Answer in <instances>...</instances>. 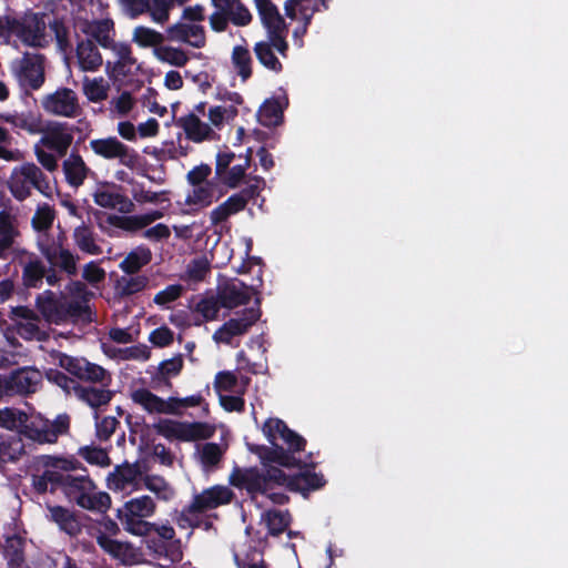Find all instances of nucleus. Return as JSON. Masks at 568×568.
<instances>
[{"mask_svg": "<svg viewBox=\"0 0 568 568\" xmlns=\"http://www.w3.org/2000/svg\"><path fill=\"white\" fill-rule=\"evenodd\" d=\"M263 432L271 444V447L260 448V458L264 465L277 464L282 467H298L302 470L291 476L287 489L294 493H301L307 497L311 491L318 490L326 485L323 474L315 473L317 465L313 460V454L310 453L305 460L297 459L295 453L303 452L306 446V439L292 430L284 420L280 418H268L263 426Z\"/></svg>", "mask_w": 568, "mask_h": 568, "instance_id": "nucleus-1", "label": "nucleus"}, {"mask_svg": "<svg viewBox=\"0 0 568 568\" xmlns=\"http://www.w3.org/2000/svg\"><path fill=\"white\" fill-rule=\"evenodd\" d=\"M71 417L67 413L48 419L41 414H27L20 409H0V427L17 430L23 437L38 444H55L60 436L68 435Z\"/></svg>", "mask_w": 568, "mask_h": 568, "instance_id": "nucleus-2", "label": "nucleus"}, {"mask_svg": "<svg viewBox=\"0 0 568 568\" xmlns=\"http://www.w3.org/2000/svg\"><path fill=\"white\" fill-rule=\"evenodd\" d=\"M59 489L79 507L98 513H106L111 506V497L105 491H95L97 486L89 475L74 476L61 473Z\"/></svg>", "mask_w": 568, "mask_h": 568, "instance_id": "nucleus-3", "label": "nucleus"}, {"mask_svg": "<svg viewBox=\"0 0 568 568\" xmlns=\"http://www.w3.org/2000/svg\"><path fill=\"white\" fill-rule=\"evenodd\" d=\"M36 305L48 323L59 325L69 320L85 323L93 321L91 308L85 302L68 301L64 296L58 297L50 290L37 296Z\"/></svg>", "mask_w": 568, "mask_h": 568, "instance_id": "nucleus-4", "label": "nucleus"}, {"mask_svg": "<svg viewBox=\"0 0 568 568\" xmlns=\"http://www.w3.org/2000/svg\"><path fill=\"white\" fill-rule=\"evenodd\" d=\"M142 536L149 555L154 559L164 558L170 564H178L183 559V550L180 539H175V530L170 525H156L146 534H134Z\"/></svg>", "mask_w": 568, "mask_h": 568, "instance_id": "nucleus-5", "label": "nucleus"}, {"mask_svg": "<svg viewBox=\"0 0 568 568\" xmlns=\"http://www.w3.org/2000/svg\"><path fill=\"white\" fill-rule=\"evenodd\" d=\"M156 505L154 500L143 495L124 503L123 509L118 510V518L124 529L131 534H146L154 529V524L144 520L154 515Z\"/></svg>", "mask_w": 568, "mask_h": 568, "instance_id": "nucleus-6", "label": "nucleus"}, {"mask_svg": "<svg viewBox=\"0 0 568 568\" xmlns=\"http://www.w3.org/2000/svg\"><path fill=\"white\" fill-rule=\"evenodd\" d=\"M45 57L38 52H24L11 64V71L24 90L37 91L45 81Z\"/></svg>", "mask_w": 568, "mask_h": 568, "instance_id": "nucleus-7", "label": "nucleus"}, {"mask_svg": "<svg viewBox=\"0 0 568 568\" xmlns=\"http://www.w3.org/2000/svg\"><path fill=\"white\" fill-rule=\"evenodd\" d=\"M158 435L166 439H179L182 442H192L207 439L213 435V428L206 423L194 422L183 423L172 419H160L153 425Z\"/></svg>", "mask_w": 568, "mask_h": 568, "instance_id": "nucleus-8", "label": "nucleus"}, {"mask_svg": "<svg viewBox=\"0 0 568 568\" xmlns=\"http://www.w3.org/2000/svg\"><path fill=\"white\" fill-rule=\"evenodd\" d=\"M90 148L97 155L106 160L118 159L120 164L129 169L138 168L141 162L139 153L115 136L91 140Z\"/></svg>", "mask_w": 568, "mask_h": 568, "instance_id": "nucleus-9", "label": "nucleus"}, {"mask_svg": "<svg viewBox=\"0 0 568 568\" xmlns=\"http://www.w3.org/2000/svg\"><path fill=\"white\" fill-rule=\"evenodd\" d=\"M191 189L183 202L178 201L183 214L195 215L219 199L216 184L212 180H189Z\"/></svg>", "mask_w": 568, "mask_h": 568, "instance_id": "nucleus-10", "label": "nucleus"}, {"mask_svg": "<svg viewBox=\"0 0 568 568\" xmlns=\"http://www.w3.org/2000/svg\"><path fill=\"white\" fill-rule=\"evenodd\" d=\"M38 248L47 261L48 266L60 271L68 277H73L78 274L79 255L64 247L61 243L39 242Z\"/></svg>", "mask_w": 568, "mask_h": 568, "instance_id": "nucleus-11", "label": "nucleus"}, {"mask_svg": "<svg viewBox=\"0 0 568 568\" xmlns=\"http://www.w3.org/2000/svg\"><path fill=\"white\" fill-rule=\"evenodd\" d=\"M42 109L52 115L74 118L80 112L77 93L70 88H58L41 100Z\"/></svg>", "mask_w": 568, "mask_h": 568, "instance_id": "nucleus-12", "label": "nucleus"}, {"mask_svg": "<svg viewBox=\"0 0 568 568\" xmlns=\"http://www.w3.org/2000/svg\"><path fill=\"white\" fill-rule=\"evenodd\" d=\"M261 317L260 307H247L239 313L237 317L230 318L220 326L213 334L216 343L231 344L233 337L247 333L250 327L254 325Z\"/></svg>", "mask_w": 568, "mask_h": 568, "instance_id": "nucleus-13", "label": "nucleus"}, {"mask_svg": "<svg viewBox=\"0 0 568 568\" xmlns=\"http://www.w3.org/2000/svg\"><path fill=\"white\" fill-rule=\"evenodd\" d=\"M255 6L267 36H271L275 43L285 49L287 27L277 7L272 0H255Z\"/></svg>", "mask_w": 568, "mask_h": 568, "instance_id": "nucleus-14", "label": "nucleus"}, {"mask_svg": "<svg viewBox=\"0 0 568 568\" xmlns=\"http://www.w3.org/2000/svg\"><path fill=\"white\" fill-rule=\"evenodd\" d=\"M72 141L73 134L69 124L65 122H53L45 130L42 129V136L38 143L54 152L59 158H63Z\"/></svg>", "mask_w": 568, "mask_h": 568, "instance_id": "nucleus-15", "label": "nucleus"}, {"mask_svg": "<svg viewBox=\"0 0 568 568\" xmlns=\"http://www.w3.org/2000/svg\"><path fill=\"white\" fill-rule=\"evenodd\" d=\"M229 483L239 489H245L252 497L256 494H265L266 479L256 467L241 468L235 466L229 476Z\"/></svg>", "mask_w": 568, "mask_h": 568, "instance_id": "nucleus-16", "label": "nucleus"}, {"mask_svg": "<svg viewBox=\"0 0 568 568\" xmlns=\"http://www.w3.org/2000/svg\"><path fill=\"white\" fill-rule=\"evenodd\" d=\"M95 538L99 547L112 558L119 560L121 564L133 566L142 561V554L130 542L112 539L104 534H98Z\"/></svg>", "mask_w": 568, "mask_h": 568, "instance_id": "nucleus-17", "label": "nucleus"}, {"mask_svg": "<svg viewBox=\"0 0 568 568\" xmlns=\"http://www.w3.org/2000/svg\"><path fill=\"white\" fill-rule=\"evenodd\" d=\"M234 496L233 490L229 487L214 485L204 489L201 494L194 495L190 509H197L200 513H204L230 504Z\"/></svg>", "mask_w": 568, "mask_h": 568, "instance_id": "nucleus-18", "label": "nucleus"}, {"mask_svg": "<svg viewBox=\"0 0 568 568\" xmlns=\"http://www.w3.org/2000/svg\"><path fill=\"white\" fill-rule=\"evenodd\" d=\"M19 40L28 47H40L45 36V22L43 14L39 12H27L20 18Z\"/></svg>", "mask_w": 568, "mask_h": 568, "instance_id": "nucleus-19", "label": "nucleus"}, {"mask_svg": "<svg viewBox=\"0 0 568 568\" xmlns=\"http://www.w3.org/2000/svg\"><path fill=\"white\" fill-rule=\"evenodd\" d=\"M11 396L36 393L42 377L38 369L23 367L7 376Z\"/></svg>", "mask_w": 568, "mask_h": 568, "instance_id": "nucleus-20", "label": "nucleus"}, {"mask_svg": "<svg viewBox=\"0 0 568 568\" xmlns=\"http://www.w3.org/2000/svg\"><path fill=\"white\" fill-rule=\"evenodd\" d=\"M170 40L185 42L195 49L206 44L204 28L200 24L175 23L166 30Z\"/></svg>", "mask_w": 568, "mask_h": 568, "instance_id": "nucleus-21", "label": "nucleus"}, {"mask_svg": "<svg viewBox=\"0 0 568 568\" xmlns=\"http://www.w3.org/2000/svg\"><path fill=\"white\" fill-rule=\"evenodd\" d=\"M273 49H275L281 55L286 57L288 51V43L285 40V49H282L277 43H275L271 36H267V41H260L255 43L254 53L262 65L271 71L278 73L282 71L283 65L274 54Z\"/></svg>", "mask_w": 568, "mask_h": 568, "instance_id": "nucleus-22", "label": "nucleus"}, {"mask_svg": "<svg viewBox=\"0 0 568 568\" xmlns=\"http://www.w3.org/2000/svg\"><path fill=\"white\" fill-rule=\"evenodd\" d=\"M176 124L183 129L185 136L195 143L212 140L215 136L214 130L194 113L179 118Z\"/></svg>", "mask_w": 568, "mask_h": 568, "instance_id": "nucleus-23", "label": "nucleus"}, {"mask_svg": "<svg viewBox=\"0 0 568 568\" xmlns=\"http://www.w3.org/2000/svg\"><path fill=\"white\" fill-rule=\"evenodd\" d=\"M22 267L21 281L26 288H40L43 285L47 265L34 253H30L26 261H20Z\"/></svg>", "mask_w": 568, "mask_h": 568, "instance_id": "nucleus-24", "label": "nucleus"}, {"mask_svg": "<svg viewBox=\"0 0 568 568\" xmlns=\"http://www.w3.org/2000/svg\"><path fill=\"white\" fill-rule=\"evenodd\" d=\"M48 518L55 523L60 530L71 537H77L82 531L79 517L70 509L62 506H48Z\"/></svg>", "mask_w": 568, "mask_h": 568, "instance_id": "nucleus-25", "label": "nucleus"}, {"mask_svg": "<svg viewBox=\"0 0 568 568\" xmlns=\"http://www.w3.org/2000/svg\"><path fill=\"white\" fill-rule=\"evenodd\" d=\"M220 302L224 308H235L250 303L252 293L251 288L243 282L226 284L217 292Z\"/></svg>", "mask_w": 568, "mask_h": 568, "instance_id": "nucleus-26", "label": "nucleus"}, {"mask_svg": "<svg viewBox=\"0 0 568 568\" xmlns=\"http://www.w3.org/2000/svg\"><path fill=\"white\" fill-rule=\"evenodd\" d=\"M139 475L140 469L135 464L118 465L106 477V486L113 491H123L135 484Z\"/></svg>", "mask_w": 568, "mask_h": 568, "instance_id": "nucleus-27", "label": "nucleus"}, {"mask_svg": "<svg viewBox=\"0 0 568 568\" xmlns=\"http://www.w3.org/2000/svg\"><path fill=\"white\" fill-rule=\"evenodd\" d=\"M212 4L222 10L236 27H246L252 22V13L241 0H212Z\"/></svg>", "mask_w": 568, "mask_h": 568, "instance_id": "nucleus-28", "label": "nucleus"}, {"mask_svg": "<svg viewBox=\"0 0 568 568\" xmlns=\"http://www.w3.org/2000/svg\"><path fill=\"white\" fill-rule=\"evenodd\" d=\"M77 58L83 71H97L103 63L102 55L92 39H83L78 42Z\"/></svg>", "mask_w": 568, "mask_h": 568, "instance_id": "nucleus-29", "label": "nucleus"}, {"mask_svg": "<svg viewBox=\"0 0 568 568\" xmlns=\"http://www.w3.org/2000/svg\"><path fill=\"white\" fill-rule=\"evenodd\" d=\"M152 261V252L148 246L141 245L133 248L120 263L119 267L128 275L139 273Z\"/></svg>", "mask_w": 568, "mask_h": 568, "instance_id": "nucleus-30", "label": "nucleus"}, {"mask_svg": "<svg viewBox=\"0 0 568 568\" xmlns=\"http://www.w3.org/2000/svg\"><path fill=\"white\" fill-rule=\"evenodd\" d=\"M1 118L13 128L27 131L30 134L42 132V120L40 115H36L31 111L1 114Z\"/></svg>", "mask_w": 568, "mask_h": 568, "instance_id": "nucleus-31", "label": "nucleus"}, {"mask_svg": "<svg viewBox=\"0 0 568 568\" xmlns=\"http://www.w3.org/2000/svg\"><path fill=\"white\" fill-rule=\"evenodd\" d=\"M74 395L91 408L97 409L101 406L108 405L111 402L113 392L105 388L83 386L79 384V386L75 388Z\"/></svg>", "mask_w": 568, "mask_h": 568, "instance_id": "nucleus-32", "label": "nucleus"}, {"mask_svg": "<svg viewBox=\"0 0 568 568\" xmlns=\"http://www.w3.org/2000/svg\"><path fill=\"white\" fill-rule=\"evenodd\" d=\"M24 539L18 535L9 536L3 546V556L8 561L9 568H23L24 558Z\"/></svg>", "mask_w": 568, "mask_h": 568, "instance_id": "nucleus-33", "label": "nucleus"}, {"mask_svg": "<svg viewBox=\"0 0 568 568\" xmlns=\"http://www.w3.org/2000/svg\"><path fill=\"white\" fill-rule=\"evenodd\" d=\"M131 399L149 414H162V412H165L164 399L146 388L134 389L131 393Z\"/></svg>", "mask_w": 568, "mask_h": 568, "instance_id": "nucleus-34", "label": "nucleus"}, {"mask_svg": "<svg viewBox=\"0 0 568 568\" xmlns=\"http://www.w3.org/2000/svg\"><path fill=\"white\" fill-rule=\"evenodd\" d=\"M257 118L263 126H276L283 121V105L277 99H267L260 106Z\"/></svg>", "mask_w": 568, "mask_h": 568, "instance_id": "nucleus-35", "label": "nucleus"}, {"mask_svg": "<svg viewBox=\"0 0 568 568\" xmlns=\"http://www.w3.org/2000/svg\"><path fill=\"white\" fill-rule=\"evenodd\" d=\"M32 487L38 494H44L48 490L55 493L61 483V471L50 470L49 467L41 475H32Z\"/></svg>", "mask_w": 568, "mask_h": 568, "instance_id": "nucleus-36", "label": "nucleus"}, {"mask_svg": "<svg viewBox=\"0 0 568 568\" xmlns=\"http://www.w3.org/2000/svg\"><path fill=\"white\" fill-rule=\"evenodd\" d=\"M73 240L80 251L87 254L99 255L102 253V248L95 243L93 231L84 224L74 229Z\"/></svg>", "mask_w": 568, "mask_h": 568, "instance_id": "nucleus-37", "label": "nucleus"}, {"mask_svg": "<svg viewBox=\"0 0 568 568\" xmlns=\"http://www.w3.org/2000/svg\"><path fill=\"white\" fill-rule=\"evenodd\" d=\"M222 307L223 306L217 295L201 298L195 304L194 312L199 313L202 316V320H195L194 325L200 326L204 322L216 320Z\"/></svg>", "mask_w": 568, "mask_h": 568, "instance_id": "nucleus-38", "label": "nucleus"}, {"mask_svg": "<svg viewBox=\"0 0 568 568\" xmlns=\"http://www.w3.org/2000/svg\"><path fill=\"white\" fill-rule=\"evenodd\" d=\"M183 357L181 354L176 356L164 359L159 364L158 372L153 377V381H158L160 383L165 384L166 386H171L170 378L178 376L183 368Z\"/></svg>", "mask_w": 568, "mask_h": 568, "instance_id": "nucleus-39", "label": "nucleus"}, {"mask_svg": "<svg viewBox=\"0 0 568 568\" xmlns=\"http://www.w3.org/2000/svg\"><path fill=\"white\" fill-rule=\"evenodd\" d=\"M150 280L146 275L134 274L122 276L116 281L115 288L121 296H131L142 292L148 286Z\"/></svg>", "mask_w": 568, "mask_h": 568, "instance_id": "nucleus-40", "label": "nucleus"}, {"mask_svg": "<svg viewBox=\"0 0 568 568\" xmlns=\"http://www.w3.org/2000/svg\"><path fill=\"white\" fill-rule=\"evenodd\" d=\"M231 59L242 81L252 77V57L246 47L235 45Z\"/></svg>", "mask_w": 568, "mask_h": 568, "instance_id": "nucleus-41", "label": "nucleus"}, {"mask_svg": "<svg viewBox=\"0 0 568 568\" xmlns=\"http://www.w3.org/2000/svg\"><path fill=\"white\" fill-rule=\"evenodd\" d=\"M132 41L141 48H159L164 42V36L151 28L138 26L132 36Z\"/></svg>", "mask_w": 568, "mask_h": 568, "instance_id": "nucleus-42", "label": "nucleus"}, {"mask_svg": "<svg viewBox=\"0 0 568 568\" xmlns=\"http://www.w3.org/2000/svg\"><path fill=\"white\" fill-rule=\"evenodd\" d=\"M266 523L268 534L271 536H280L283 534L291 524V516L288 511H281L276 509L267 510L263 515Z\"/></svg>", "mask_w": 568, "mask_h": 568, "instance_id": "nucleus-43", "label": "nucleus"}, {"mask_svg": "<svg viewBox=\"0 0 568 568\" xmlns=\"http://www.w3.org/2000/svg\"><path fill=\"white\" fill-rule=\"evenodd\" d=\"M113 29V22L110 20H100L94 22L88 31L94 43H99L102 48L109 49L114 42L110 33Z\"/></svg>", "mask_w": 568, "mask_h": 568, "instance_id": "nucleus-44", "label": "nucleus"}, {"mask_svg": "<svg viewBox=\"0 0 568 568\" xmlns=\"http://www.w3.org/2000/svg\"><path fill=\"white\" fill-rule=\"evenodd\" d=\"M226 448L216 443H205L200 452L201 464L205 469H214L219 466Z\"/></svg>", "mask_w": 568, "mask_h": 568, "instance_id": "nucleus-45", "label": "nucleus"}, {"mask_svg": "<svg viewBox=\"0 0 568 568\" xmlns=\"http://www.w3.org/2000/svg\"><path fill=\"white\" fill-rule=\"evenodd\" d=\"M154 54L160 61L179 68L184 67L189 61L185 51L169 45H161L154 49Z\"/></svg>", "mask_w": 568, "mask_h": 568, "instance_id": "nucleus-46", "label": "nucleus"}, {"mask_svg": "<svg viewBox=\"0 0 568 568\" xmlns=\"http://www.w3.org/2000/svg\"><path fill=\"white\" fill-rule=\"evenodd\" d=\"M78 379L89 383H103L104 386H108L111 377L102 366L85 359Z\"/></svg>", "mask_w": 568, "mask_h": 568, "instance_id": "nucleus-47", "label": "nucleus"}, {"mask_svg": "<svg viewBox=\"0 0 568 568\" xmlns=\"http://www.w3.org/2000/svg\"><path fill=\"white\" fill-rule=\"evenodd\" d=\"M144 486L162 500H170L174 495V490L170 484L164 479V477L159 475H146L144 478Z\"/></svg>", "mask_w": 568, "mask_h": 568, "instance_id": "nucleus-48", "label": "nucleus"}, {"mask_svg": "<svg viewBox=\"0 0 568 568\" xmlns=\"http://www.w3.org/2000/svg\"><path fill=\"white\" fill-rule=\"evenodd\" d=\"M44 182L47 180H6V184L12 195L19 201L27 199L32 187H40L39 185H42Z\"/></svg>", "mask_w": 568, "mask_h": 568, "instance_id": "nucleus-49", "label": "nucleus"}, {"mask_svg": "<svg viewBox=\"0 0 568 568\" xmlns=\"http://www.w3.org/2000/svg\"><path fill=\"white\" fill-rule=\"evenodd\" d=\"M64 178H87L89 169L87 168L82 156L72 152L63 162Z\"/></svg>", "mask_w": 568, "mask_h": 568, "instance_id": "nucleus-50", "label": "nucleus"}, {"mask_svg": "<svg viewBox=\"0 0 568 568\" xmlns=\"http://www.w3.org/2000/svg\"><path fill=\"white\" fill-rule=\"evenodd\" d=\"M44 466L49 467L50 470H58L64 474H69L70 470H77L82 468L87 471L85 468L82 467V464L74 457H57V456H45Z\"/></svg>", "mask_w": 568, "mask_h": 568, "instance_id": "nucleus-51", "label": "nucleus"}, {"mask_svg": "<svg viewBox=\"0 0 568 568\" xmlns=\"http://www.w3.org/2000/svg\"><path fill=\"white\" fill-rule=\"evenodd\" d=\"M78 454L91 465L106 467L111 464L108 453L101 447L83 446Z\"/></svg>", "mask_w": 568, "mask_h": 568, "instance_id": "nucleus-52", "label": "nucleus"}, {"mask_svg": "<svg viewBox=\"0 0 568 568\" xmlns=\"http://www.w3.org/2000/svg\"><path fill=\"white\" fill-rule=\"evenodd\" d=\"M20 27V18L11 14L0 16V40L9 43L13 36L19 39Z\"/></svg>", "mask_w": 568, "mask_h": 568, "instance_id": "nucleus-53", "label": "nucleus"}, {"mask_svg": "<svg viewBox=\"0 0 568 568\" xmlns=\"http://www.w3.org/2000/svg\"><path fill=\"white\" fill-rule=\"evenodd\" d=\"M83 91L85 97L91 102H101L108 98V87L103 84V79H84Z\"/></svg>", "mask_w": 568, "mask_h": 568, "instance_id": "nucleus-54", "label": "nucleus"}, {"mask_svg": "<svg viewBox=\"0 0 568 568\" xmlns=\"http://www.w3.org/2000/svg\"><path fill=\"white\" fill-rule=\"evenodd\" d=\"M39 321H18L16 323V333L24 341H42L44 333L39 327Z\"/></svg>", "mask_w": 568, "mask_h": 568, "instance_id": "nucleus-55", "label": "nucleus"}, {"mask_svg": "<svg viewBox=\"0 0 568 568\" xmlns=\"http://www.w3.org/2000/svg\"><path fill=\"white\" fill-rule=\"evenodd\" d=\"M54 221V211L48 206L39 207L33 217H32V226L38 232H45L51 229Z\"/></svg>", "mask_w": 568, "mask_h": 568, "instance_id": "nucleus-56", "label": "nucleus"}, {"mask_svg": "<svg viewBox=\"0 0 568 568\" xmlns=\"http://www.w3.org/2000/svg\"><path fill=\"white\" fill-rule=\"evenodd\" d=\"M51 31L54 34L57 44L61 51H67L71 48V43L69 40V28L64 23L62 19L54 18L53 21L49 23Z\"/></svg>", "mask_w": 568, "mask_h": 568, "instance_id": "nucleus-57", "label": "nucleus"}, {"mask_svg": "<svg viewBox=\"0 0 568 568\" xmlns=\"http://www.w3.org/2000/svg\"><path fill=\"white\" fill-rule=\"evenodd\" d=\"M47 379L59 387H61L63 390H65L68 394L71 392L74 394L75 388L79 386V383L74 381L73 378L69 377L67 374L59 369H49L45 373Z\"/></svg>", "mask_w": 568, "mask_h": 568, "instance_id": "nucleus-58", "label": "nucleus"}, {"mask_svg": "<svg viewBox=\"0 0 568 568\" xmlns=\"http://www.w3.org/2000/svg\"><path fill=\"white\" fill-rule=\"evenodd\" d=\"M57 358L59 366L77 378L79 377L82 366L87 359L84 357L70 356L64 353H59Z\"/></svg>", "mask_w": 568, "mask_h": 568, "instance_id": "nucleus-59", "label": "nucleus"}, {"mask_svg": "<svg viewBox=\"0 0 568 568\" xmlns=\"http://www.w3.org/2000/svg\"><path fill=\"white\" fill-rule=\"evenodd\" d=\"M263 475L266 479L267 491L274 489L275 486H284L287 489L291 476H287L278 467L270 466L265 471H263Z\"/></svg>", "mask_w": 568, "mask_h": 568, "instance_id": "nucleus-60", "label": "nucleus"}, {"mask_svg": "<svg viewBox=\"0 0 568 568\" xmlns=\"http://www.w3.org/2000/svg\"><path fill=\"white\" fill-rule=\"evenodd\" d=\"M183 286L181 284L168 285L164 290L158 292L153 298L156 305L164 306L169 303L175 302L182 296Z\"/></svg>", "mask_w": 568, "mask_h": 568, "instance_id": "nucleus-61", "label": "nucleus"}, {"mask_svg": "<svg viewBox=\"0 0 568 568\" xmlns=\"http://www.w3.org/2000/svg\"><path fill=\"white\" fill-rule=\"evenodd\" d=\"M109 222L124 231H138L144 229L140 219V215L119 216L113 215L109 217Z\"/></svg>", "mask_w": 568, "mask_h": 568, "instance_id": "nucleus-62", "label": "nucleus"}, {"mask_svg": "<svg viewBox=\"0 0 568 568\" xmlns=\"http://www.w3.org/2000/svg\"><path fill=\"white\" fill-rule=\"evenodd\" d=\"M210 271V264L205 258H195L189 264L186 273L190 280L201 282Z\"/></svg>", "mask_w": 568, "mask_h": 568, "instance_id": "nucleus-63", "label": "nucleus"}, {"mask_svg": "<svg viewBox=\"0 0 568 568\" xmlns=\"http://www.w3.org/2000/svg\"><path fill=\"white\" fill-rule=\"evenodd\" d=\"M149 341L156 347H166L173 343L174 333L168 326H160L151 332Z\"/></svg>", "mask_w": 568, "mask_h": 568, "instance_id": "nucleus-64", "label": "nucleus"}]
</instances>
